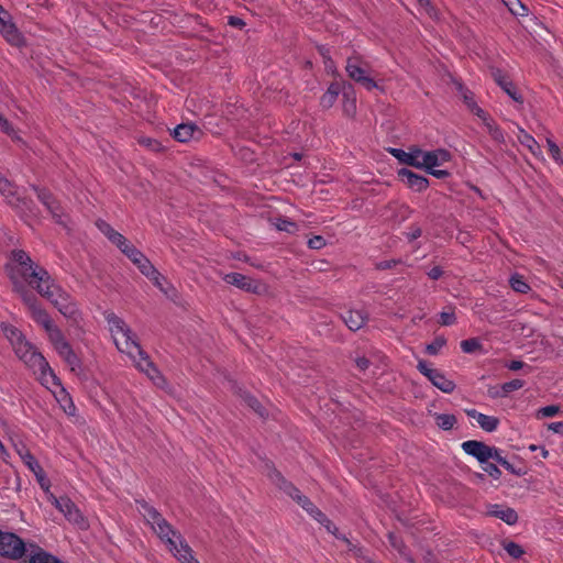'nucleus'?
I'll use <instances>...</instances> for the list:
<instances>
[{"instance_id":"obj_1","label":"nucleus","mask_w":563,"mask_h":563,"mask_svg":"<svg viewBox=\"0 0 563 563\" xmlns=\"http://www.w3.org/2000/svg\"><path fill=\"white\" fill-rule=\"evenodd\" d=\"M139 510L157 537L181 563H199L185 539L168 523L162 514L145 500H136Z\"/></svg>"},{"instance_id":"obj_2","label":"nucleus","mask_w":563,"mask_h":563,"mask_svg":"<svg viewBox=\"0 0 563 563\" xmlns=\"http://www.w3.org/2000/svg\"><path fill=\"white\" fill-rule=\"evenodd\" d=\"M345 71L351 80L365 90L372 91L373 89H378L384 91V88L375 80V70L362 55L354 54L347 57Z\"/></svg>"},{"instance_id":"obj_3","label":"nucleus","mask_w":563,"mask_h":563,"mask_svg":"<svg viewBox=\"0 0 563 563\" xmlns=\"http://www.w3.org/2000/svg\"><path fill=\"white\" fill-rule=\"evenodd\" d=\"M106 319L118 350L126 353L130 358H135L134 352H140L141 345L130 327L114 313H109Z\"/></svg>"},{"instance_id":"obj_4","label":"nucleus","mask_w":563,"mask_h":563,"mask_svg":"<svg viewBox=\"0 0 563 563\" xmlns=\"http://www.w3.org/2000/svg\"><path fill=\"white\" fill-rule=\"evenodd\" d=\"M37 292L49 300L58 311L67 318L76 316L78 309L70 296L55 284L51 275H47V282H41L34 287Z\"/></svg>"},{"instance_id":"obj_5","label":"nucleus","mask_w":563,"mask_h":563,"mask_svg":"<svg viewBox=\"0 0 563 563\" xmlns=\"http://www.w3.org/2000/svg\"><path fill=\"white\" fill-rule=\"evenodd\" d=\"M12 256L14 262L20 265V273L30 286L34 288L41 282H47L48 272L35 264L26 252L22 250L13 251Z\"/></svg>"},{"instance_id":"obj_6","label":"nucleus","mask_w":563,"mask_h":563,"mask_svg":"<svg viewBox=\"0 0 563 563\" xmlns=\"http://www.w3.org/2000/svg\"><path fill=\"white\" fill-rule=\"evenodd\" d=\"M30 542L26 543L16 533L0 529V556L19 561L30 552Z\"/></svg>"},{"instance_id":"obj_7","label":"nucleus","mask_w":563,"mask_h":563,"mask_svg":"<svg viewBox=\"0 0 563 563\" xmlns=\"http://www.w3.org/2000/svg\"><path fill=\"white\" fill-rule=\"evenodd\" d=\"M31 188L36 194L40 202L46 208L53 220L63 227L67 225V214L64 211L60 202L54 197V195L46 188L31 185Z\"/></svg>"},{"instance_id":"obj_8","label":"nucleus","mask_w":563,"mask_h":563,"mask_svg":"<svg viewBox=\"0 0 563 563\" xmlns=\"http://www.w3.org/2000/svg\"><path fill=\"white\" fill-rule=\"evenodd\" d=\"M0 195L4 197L8 205L12 208L24 211L30 209L31 200L22 197L18 192V188L9 179L0 174Z\"/></svg>"},{"instance_id":"obj_9","label":"nucleus","mask_w":563,"mask_h":563,"mask_svg":"<svg viewBox=\"0 0 563 563\" xmlns=\"http://www.w3.org/2000/svg\"><path fill=\"white\" fill-rule=\"evenodd\" d=\"M48 500L64 515V517L71 523L84 526V517L75 505V503L67 496L56 497L49 494Z\"/></svg>"},{"instance_id":"obj_10","label":"nucleus","mask_w":563,"mask_h":563,"mask_svg":"<svg viewBox=\"0 0 563 563\" xmlns=\"http://www.w3.org/2000/svg\"><path fill=\"white\" fill-rule=\"evenodd\" d=\"M135 358H131L139 371L145 373L147 377L158 387L166 383L164 376L151 361L148 354L140 346V352H134Z\"/></svg>"},{"instance_id":"obj_11","label":"nucleus","mask_w":563,"mask_h":563,"mask_svg":"<svg viewBox=\"0 0 563 563\" xmlns=\"http://www.w3.org/2000/svg\"><path fill=\"white\" fill-rule=\"evenodd\" d=\"M417 368L441 391L451 394L455 389V383L453 380L449 379L439 369L429 367V364L426 361H419Z\"/></svg>"},{"instance_id":"obj_12","label":"nucleus","mask_w":563,"mask_h":563,"mask_svg":"<svg viewBox=\"0 0 563 563\" xmlns=\"http://www.w3.org/2000/svg\"><path fill=\"white\" fill-rule=\"evenodd\" d=\"M0 33L3 37L14 46H21L24 43L22 34L19 32L11 15L0 5Z\"/></svg>"},{"instance_id":"obj_13","label":"nucleus","mask_w":563,"mask_h":563,"mask_svg":"<svg viewBox=\"0 0 563 563\" xmlns=\"http://www.w3.org/2000/svg\"><path fill=\"white\" fill-rule=\"evenodd\" d=\"M19 454H20L23 463L27 466V468L36 477L37 483L41 486V488L44 489L45 492H48L49 487H51L49 479L46 477V474H45L43 467L40 465V463L34 457V455L29 450L19 451Z\"/></svg>"},{"instance_id":"obj_14","label":"nucleus","mask_w":563,"mask_h":563,"mask_svg":"<svg viewBox=\"0 0 563 563\" xmlns=\"http://www.w3.org/2000/svg\"><path fill=\"white\" fill-rule=\"evenodd\" d=\"M462 450L473 457H475L481 464L487 463L492 456V446L477 440H467L462 443Z\"/></svg>"},{"instance_id":"obj_15","label":"nucleus","mask_w":563,"mask_h":563,"mask_svg":"<svg viewBox=\"0 0 563 563\" xmlns=\"http://www.w3.org/2000/svg\"><path fill=\"white\" fill-rule=\"evenodd\" d=\"M451 159V154L443 148L423 152L420 159V169L431 170V168L441 166Z\"/></svg>"},{"instance_id":"obj_16","label":"nucleus","mask_w":563,"mask_h":563,"mask_svg":"<svg viewBox=\"0 0 563 563\" xmlns=\"http://www.w3.org/2000/svg\"><path fill=\"white\" fill-rule=\"evenodd\" d=\"M268 477L273 484L295 501H298L303 496V494H301V492L292 483L288 482L277 470L272 468L268 473Z\"/></svg>"},{"instance_id":"obj_17","label":"nucleus","mask_w":563,"mask_h":563,"mask_svg":"<svg viewBox=\"0 0 563 563\" xmlns=\"http://www.w3.org/2000/svg\"><path fill=\"white\" fill-rule=\"evenodd\" d=\"M390 154L396 157L400 163L419 168L422 150L417 146L409 147L408 151L402 148H390Z\"/></svg>"},{"instance_id":"obj_18","label":"nucleus","mask_w":563,"mask_h":563,"mask_svg":"<svg viewBox=\"0 0 563 563\" xmlns=\"http://www.w3.org/2000/svg\"><path fill=\"white\" fill-rule=\"evenodd\" d=\"M398 176L409 188L417 192L426 190L429 186V180L427 177L416 174L407 168H401L398 172Z\"/></svg>"},{"instance_id":"obj_19","label":"nucleus","mask_w":563,"mask_h":563,"mask_svg":"<svg viewBox=\"0 0 563 563\" xmlns=\"http://www.w3.org/2000/svg\"><path fill=\"white\" fill-rule=\"evenodd\" d=\"M223 280L229 285L254 294L258 291L260 287L256 280L240 273H228L223 276Z\"/></svg>"},{"instance_id":"obj_20","label":"nucleus","mask_w":563,"mask_h":563,"mask_svg":"<svg viewBox=\"0 0 563 563\" xmlns=\"http://www.w3.org/2000/svg\"><path fill=\"white\" fill-rule=\"evenodd\" d=\"M493 78L496 81V84L516 102L522 103L523 98L519 93V91L516 89L514 82L509 79V77L504 74L500 69H494Z\"/></svg>"},{"instance_id":"obj_21","label":"nucleus","mask_w":563,"mask_h":563,"mask_svg":"<svg viewBox=\"0 0 563 563\" xmlns=\"http://www.w3.org/2000/svg\"><path fill=\"white\" fill-rule=\"evenodd\" d=\"M341 318L351 331H357L366 324L368 314L363 310L350 309L342 313Z\"/></svg>"},{"instance_id":"obj_22","label":"nucleus","mask_w":563,"mask_h":563,"mask_svg":"<svg viewBox=\"0 0 563 563\" xmlns=\"http://www.w3.org/2000/svg\"><path fill=\"white\" fill-rule=\"evenodd\" d=\"M465 413L477 421L479 427L486 432H494L499 426V419L478 412L476 409H465Z\"/></svg>"},{"instance_id":"obj_23","label":"nucleus","mask_w":563,"mask_h":563,"mask_svg":"<svg viewBox=\"0 0 563 563\" xmlns=\"http://www.w3.org/2000/svg\"><path fill=\"white\" fill-rule=\"evenodd\" d=\"M29 563H64L57 556L42 549L34 542H30Z\"/></svg>"},{"instance_id":"obj_24","label":"nucleus","mask_w":563,"mask_h":563,"mask_svg":"<svg viewBox=\"0 0 563 563\" xmlns=\"http://www.w3.org/2000/svg\"><path fill=\"white\" fill-rule=\"evenodd\" d=\"M343 101L342 110L345 117L354 118L356 114V97L355 90L351 84H343Z\"/></svg>"},{"instance_id":"obj_25","label":"nucleus","mask_w":563,"mask_h":563,"mask_svg":"<svg viewBox=\"0 0 563 563\" xmlns=\"http://www.w3.org/2000/svg\"><path fill=\"white\" fill-rule=\"evenodd\" d=\"M20 360L35 373L36 368L48 369V362L34 346L29 352L22 354Z\"/></svg>"},{"instance_id":"obj_26","label":"nucleus","mask_w":563,"mask_h":563,"mask_svg":"<svg viewBox=\"0 0 563 563\" xmlns=\"http://www.w3.org/2000/svg\"><path fill=\"white\" fill-rule=\"evenodd\" d=\"M488 512L489 515L503 520L509 526L515 525L518 521V515L516 510L510 507L494 505Z\"/></svg>"},{"instance_id":"obj_27","label":"nucleus","mask_w":563,"mask_h":563,"mask_svg":"<svg viewBox=\"0 0 563 563\" xmlns=\"http://www.w3.org/2000/svg\"><path fill=\"white\" fill-rule=\"evenodd\" d=\"M196 133L200 134V130L195 124L181 123L174 129L173 136L178 142L185 143L190 141Z\"/></svg>"},{"instance_id":"obj_28","label":"nucleus","mask_w":563,"mask_h":563,"mask_svg":"<svg viewBox=\"0 0 563 563\" xmlns=\"http://www.w3.org/2000/svg\"><path fill=\"white\" fill-rule=\"evenodd\" d=\"M129 258L137 266L143 275L154 273V265L140 250H130Z\"/></svg>"},{"instance_id":"obj_29","label":"nucleus","mask_w":563,"mask_h":563,"mask_svg":"<svg viewBox=\"0 0 563 563\" xmlns=\"http://www.w3.org/2000/svg\"><path fill=\"white\" fill-rule=\"evenodd\" d=\"M341 91L343 92V85L339 82L330 84L327 91L322 95L320 99L321 107L324 109L331 108L335 103L338 96L340 95Z\"/></svg>"},{"instance_id":"obj_30","label":"nucleus","mask_w":563,"mask_h":563,"mask_svg":"<svg viewBox=\"0 0 563 563\" xmlns=\"http://www.w3.org/2000/svg\"><path fill=\"white\" fill-rule=\"evenodd\" d=\"M58 387L60 388V390L58 394H55L57 402L59 404L60 408L67 416H75L76 406L73 401L71 396L66 391V389L62 385Z\"/></svg>"},{"instance_id":"obj_31","label":"nucleus","mask_w":563,"mask_h":563,"mask_svg":"<svg viewBox=\"0 0 563 563\" xmlns=\"http://www.w3.org/2000/svg\"><path fill=\"white\" fill-rule=\"evenodd\" d=\"M30 313H31L32 319L36 323L42 325L45 329V331L47 329H49L52 325H54L49 314L44 309H42L38 305H33L32 312H30Z\"/></svg>"},{"instance_id":"obj_32","label":"nucleus","mask_w":563,"mask_h":563,"mask_svg":"<svg viewBox=\"0 0 563 563\" xmlns=\"http://www.w3.org/2000/svg\"><path fill=\"white\" fill-rule=\"evenodd\" d=\"M36 372H38L40 376L38 379L43 386L46 388H51V385L53 386H60L62 383L59 378L55 375L51 366L48 365V369L44 368H36Z\"/></svg>"},{"instance_id":"obj_33","label":"nucleus","mask_w":563,"mask_h":563,"mask_svg":"<svg viewBox=\"0 0 563 563\" xmlns=\"http://www.w3.org/2000/svg\"><path fill=\"white\" fill-rule=\"evenodd\" d=\"M434 421L440 429L448 431L454 427L457 420L452 413H435Z\"/></svg>"},{"instance_id":"obj_34","label":"nucleus","mask_w":563,"mask_h":563,"mask_svg":"<svg viewBox=\"0 0 563 563\" xmlns=\"http://www.w3.org/2000/svg\"><path fill=\"white\" fill-rule=\"evenodd\" d=\"M509 284L512 290L519 294H528L531 290V287L520 274L511 275Z\"/></svg>"},{"instance_id":"obj_35","label":"nucleus","mask_w":563,"mask_h":563,"mask_svg":"<svg viewBox=\"0 0 563 563\" xmlns=\"http://www.w3.org/2000/svg\"><path fill=\"white\" fill-rule=\"evenodd\" d=\"M1 329L12 346L24 338L21 331L14 325L2 323Z\"/></svg>"},{"instance_id":"obj_36","label":"nucleus","mask_w":563,"mask_h":563,"mask_svg":"<svg viewBox=\"0 0 563 563\" xmlns=\"http://www.w3.org/2000/svg\"><path fill=\"white\" fill-rule=\"evenodd\" d=\"M454 85L456 90L463 97L464 102L467 104V107L476 113L478 107L473 99V93L467 88H465L464 85L459 80H454Z\"/></svg>"},{"instance_id":"obj_37","label":"nucleus","mask_w":563,"mask_h":563,"mask_svg":"<svg viewBox=\"0 0 563 563\" xmlns=\"http://www.w3.org/2000/svg\"><path fill=\"white\" fill-rule=\"evenodd\" d=\"M273 224L278 231H284L289 234H295L298 231V224L287 218H276Z\"/></svg>"},{"instance_id":"obj_38","label":"nucleus","mask_w":563,"mask_h":563,"mask_svg":"<svg viewBox=\"0 0 563 563\" xmlns=\"http://www.w3.org/2000/svg\"><path fill=\"white\" fill-rule=\"evenodd\" d=\"M519 140L520 143L525 145L534 156L541 154L540 145L532 135L523 132L522 137H519Z\"/></svg>"},{"instance_id":"obj_39","label":"nucleus","mask_w":563,"mask_h":563,"mask_svg":"<svg viewBox=\"0 0 563 563\" xmlns=\"http://www.w3.org/2000/svg\"><path fill=\"white\" fill-rule=\"evenodd\" d=\"M509 11L517 16H523L527 14L528 9L520 0H501Z\"/></svg>"},{"instance_id":"obj_40","label":"nucleus","mask_w":563,"mask_h":563,"mask_svg":"<svg viewBox=\"0 0 563 563\" xmlns=\"http://www.w3.org/2000/svg\"><path fill=\"white\" fill-rule=\"evenodd\" d=\"M545 141H547L548 150H549V153H550L551 157L556 163H559V164H561L563 166L562 151L559 147V145L553 141L552 135L551 134L548 135Z\"/></svg>"},{"instance_id":"obj_41","label":"nucleus","mask_w":563,"mask_h":563,"mask_svg":"<svg viewBox=\"0 0 563 563\" xmlns=\"http://www.w3.org/2000/svg\"><path fill=\"white\" fill-rule=\"evenodd\" d=\"M243 400L244 402L250 407L252 408L258 416L261 417H264L265 416V410L264 408L262 407V405L260 404V401L252 395L250 394H244L243 395Z\"/></svg>"},{"instance_id":"obj_42","label":"nucleus","mask_w":563,"mask_h":563,"mask_svg":"<svg viewBox=\"0 0 563 563\" xmlns=\"http://www.w3.org/2000/svg\"><path fill=\"white\" fill-rule=\"evenodd\" d=\"M446 344V340L443 336H437L431 343L426 346V352L429 355H437L440 350Z\"/></svg>"},{"instance_id":"obj_43","label":"nucleus","mask_w":563,"mask_h":563,"mask_svg":"<svg viewBox=\"0 0 563 563\" xmlns=\"http://www.w3.org/2000/svg\"><path fill=\"white\" fill-rule=\"evenodd\" d=\"M461 349L464 353H474L477 350L482 349V344L478 339L472 338V339L463 340L461 342Z\"/></svg>"},{"instance_id":"obj_44","label":"nucleus","mask_w":563,"mask_h":563,"mask_svg":"<svg viewBox=\"0 0 563 563\" xmlns=\"http://www.w3.org/2000/svg\"><path fill=\"white\" fill-rule=\"evenodd\" d=\"M504 549L514 559H519L523 555L525 551L522 547L516 542L509 541L505 543Z\"/></svg>"},{"instance_id":"obj_45","label":"nucleus","mask_w":563,"mask_h":563,"mask_svg":"<svg viewBox=\"0 0 563 563\" xmlns=\"http://www.w3.org/2000/svg\"><path fill=\"white\" fill-rule=\"evenodd\" d=\"M62 358L70 367L71 372H76L77 369H80L81 363H80L79 357L74 352V350H71L69 352V354H66V355L62 356Z\"/></svg>"},{"instance_id":"obj_46","label":"nucleus","mask_w":563,"mask_h":563,"mask_svg":"<svg viewBox=\"0 0 563 563\" xmlns=\"http://www.w3.org/2000/svg\"><path fill=\"white\" fill-rule=\"evenodd\" d=\"M501 385L504 389L503 391H505L507 397L510 393L522 388L526 385V382L523 379L516 378Z\"/></svg>"},{"instance_id":"obj_47","label":"nucleus","mask_w":563,"mask_h":563,"mask_svg":"<svg viewBox=\"0 0 563 563\" xmlns=\"http://www.w3.org/2000/svg\"><path fill=\"white\" fill-rule=\"evenodd\" d=\"M560 412V407L556 405H550L542 407L538 410L537 417L538 418H550L554 417Z\"/></svg>"},{"instance_id":"obj_48","label":"nucleus","mask_w":563,"mask_h":563,"mask_svg":"<svg viewBox=\"0 0 563 563\" xmlns=\"http://www.w3.org/2000/svg\"><path fill=\"white\" fill-rule=\"evenodd\" d=\"M46 332L53 345L65 339L63 332L55 324L47 329Z\"/></svg>"},{"instance_id":"obj_49","label":"nucleus","mask_w":563,"mask_h":563,"mask_svg":"<svg viewBox=\"0 0 563 563\" xmlns=\"http://www.w3.org/2000/svg\"><path fill=\"white\" fill-rule=\"evenodd\" d=\"M32 347L33 345L27 342L25 338L13 345V350L19 358L22 356V354L29 352Z\"/></svg>"},{"instance_id":"obj_50","label":"nucleus","mask_w":563,"mask_h":563,"mask_svg":"<svg viewBox=\"0 0 563 563\" xmlns=\"http://www.w3.org/2000/svg\"><path fill=\"white\" fill-rule=\"evenodd\" d=\"M422 235V229L418 224H411L408 227V230L405 232V236L409 242H412L419 239Z\"/></svg>"},{"instance_id":"obj_51","label":"nucleus","mask_w":563,"mask_h":563,"mask_svg":"<svg viewBox=\"0 0 563 563\" xmlns=\"http://www.w3.org/2000/svg\"><path fill=\"white\" fill-rule=\"evenodd\" d=\"M96 225L99 229V231L104 236H107L108 240L112 236V234L115 233V230L104 220H101V219L97 220Z\"/></svg>"},{"instance_id":"obj_52","label":"nucleus","mask_w":563,"mask_h":563,"mask_svg":"<svg viewBox=\"0 0 563 563\" xmlns=\"http://www.w3.org/2000/svg\"><path fill=\"white\" fill-rule=\"evenodd\" d=\"M144 276H146L150 280H152L154 283V285L156 287H158L162 291L167 294V291L164 289V287L162 285V280H164L165 278L155 267H154L153 274H145Z\"/></svg>"},{"instance_id":"obj_53","label":"nucleus","mask_w":563,"mask_h":563,"mask_svg":"<svg viewBox=\"0 0 563 563\" xmlns=\"http://www.w3.org/2000/svg\"><path fill=\"white\" fill-rule=\"evenodd\" d=\"M483 470L494 479H499L501 476V471L494 463H484Z\"/></svg>"},{"instance_id":"obj_54","label":"nucleus","mask_w":563,"mask_h":563,"mask_svg":"<svg viewBox=\"0 0 563 563\" xmlns=\"http://www.w3.org/2000/svg\"><path fill=\"white\" fill-rule=\"evenodd\" d=\"M305 510L316 520H325V515L312 501L309 503V506H306Z\"/></svg>"},{"instance_id":"obj_55","label":"nucleus","mask_w":563,"mask_h":563,"mask_svg":"<svg viewBox=\"0 0 563 563\" xmlns=\"http://www.w3.org/2000/svg\"><path fill=\"white\" fill-rule=\"evenodd\" d=\"M476 115H478L479 118L483 119L484 125H485V128H486L488 133L490 132V129H493V128H495L497 125L495 123V121L493 119H490L487 115V113L483 109H481V108H477Z\"/></svg>"},{"instance_id":"obj_56","label":"nucleus","mask_w":563,"mask_h":563,"mask_svg":"<svg viewBox=\"0 0 563 563\" xmlns=\"http://www.w3.org/2000/svg\"><path fill=\"white\" fill-rule=\"evenodd\" d=\"M308 246L311 250H321L325 246V240L321 235H314L308 240Z\"/></svg>"},{"instance_id":"obj_57","label":"nucleus","mask_w":563,"mask_h":563,"mask_svg":"<svg viewBox=\"0 0 563 563\" xmlns=\"http://www.w3.org/2000/svg\"><path fill=\"white\" fill-rule=\"evenodd\" d=\"M58 355L62 357L66 354H69V352L73 350L70 344L66 341V339L62 340L60 342L53 345Z\"/></svg>"},{"instance_id":"obj_58","label":"nucleus","mask_w":563,"mask_h":563,"mask_svg":"<svg viewBox=\"0 0 563 563\" xmlns=\"http://www.w3.org/2000/svg\"><path fill=\"white\" fill-rule=\"evenodd\" d=\"M58 355L62 357L66 354H69V352L73 350L70 344L66 341V339L62 340L60 342L53 345Z\"/></svg>"},{"instance_id":"obj_59","label":"nucleus","mask_w":563,"mask_h":563,"mask_svg":"<svg viewBox=\"0 0 563 563\" xmlns=\"http://www.w3.org/2000/svg\"><path fill=\"white\" fill-rule=\"evenodd\" d=\"M140 144L156 152L161 150V144L158 141L151 139V137H141L139 140Z\"/></svg>"},{"instance_id":"obj_60","label":"nucleus","mask_w":563,"mask_h":563,"mask_svg":"<svg viewBox=\"0 0 563 563\" xmlns=\"http://www.w3.org/2000/svg\"><path fill=\"white\" fill-rule=\"evenodd\" d=\"M506 367L510 371H519L527 368V373H530L532 367L530 365L525 364L522 361L514 360L506 364Z\"/></svg>"},{"instance_id":"obj_61","label":"nucleus","mask_w":563,"mask_h":563,"mask_svg":"<svg viewBox=\"0 0 563 563\" xmlns=\"http://www.w3.org/2000/svg\"><path fill=\"white\" fill-rule=\"evenodd\" d=\"M488 134L495 142L505 143V134L499 125H496L495 128L490 129V132Z\"/></svg>"},{"instance_id":"obj_62","label":"nucleus","mask_w":563,"mask_h":563,"mask_svg":"<svg viewBox=\"0 0 563 563\" xmlns=\"http://www.w3.org/2000/svg\"><path fill=\"white\" fill-rule=\"evenodd\" d=\"M456 321V317L454 314V312H441L440 313V323L442 325H452L454 324Z\"/></svg>"},{"instance_id":"obj_63","label":"nucleus","mask_w":563,"mask_h":563,"mask_svg":"<svg viewBox=\"0 0 563 563\" xmlns=\"http://www.w3.org/2000/svg\"><path fill=\"white\" fill-rule=\"evenodd\" d=\"M503 390V385H499L489 387L487 393L490 398H505L506 395Z\"/></svg>"},{"instance_id":"obj_64","label":"nucleus","mask_w":563,"mask_h":563,"mask_svg":"<svg viewBox=\"0 0 563 563\" xmlns=\"http://www.w3.org/2000/svg\"><path fill=\"white\" fill-rule=\"evenodd\" d=\"M0 128L8 135H12V133L14 132L10 122L1 113H0Z\"/></svg>"}]
</instances>
